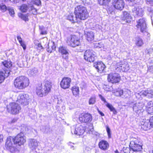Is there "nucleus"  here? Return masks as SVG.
<instances>
[{
	"instance_id": "1",
	"label": "nucleus",
	"mask_w": 153,
	"mask_h": 153,
	"mask_svg": "<svg viewBox=\"0 0 153 153\" xmlns=\"http://www.w3.org/2000/svg\"><path fill=\"white\" fill-rule=\"evenodd\" d=\"M52 86V83L51 82L48 80L45 81L39 85L36 88V93L39 97L45 96L50 92Z\"/></svg>"
},
{
	"instance_id": "2",
	"label": "nucleus",
	"mask_w": 153,
	"mask_h": 153,
	"mask_svg": "<svg viewBox=\"0 0 153 153\" xmlns=\"http://www.w3.org/2000/svg\"><path fill=\"white\" fill-rule=\"evenodd\" d=\"M14 84L16 88L19 89H22L29 85V80L25 76H19L15 79Z\"/></svg>"
},
{
	"instance_id": "3",
	"label": "nucleus",
	"mask_w": 153,
	"mask_h": 153,
	"mask_svg": "<svg viewBox=\"0 0 153 153\" xmlns=\"http://www.w3.org/2000/svg\"><path fill=\"white\" fill-rule=\"evenodd\" d=\"M74 13L76 18L80 20H85L88 16L86 7L81 5H78L75 7Z\"/></svg>"
},
{
	"instance_id": "4",
	"label": "nucleus",
	"mask_w": 153,
	"mask_h": 153,
	"mask_svg": "<svg viewBox=\"0 0 153 153\" xmlns=\"http://www.w3.org/2000/svg\"><path fill=\"white\" fill-rule=\"evenodd\" d=\"M8 112L13 114H18L21 109L20 105L18 103L13 102L10 103L7 106Z\"/></svg>"
},
{
	"instance_id": "5",
	"label": "nucleus",
	"mask_w": 153,
	"mask_h": 153,
	"mask_svg": "<svg viewBox=\"0 0 153 153\" xmlns=\"http://www.w3.org/2000/svg\"><path fill=\"white\" fill-rule=\"evenodd\" d=\"M66 42L68 45L74 48L79 46L80 44L79 39L75 35L68 37Z\"/></svg>"
},
{
	"instance_id": "6",
	"label": "nucleus",
	"mask_w": 153,
	"mask_h": 153,
	"mask_svg": "<svg viewBox=\"0 0 153 153\" xmlns=\"http://www.w3.org/2000/svg\"><path fill=\"white\" fill-rule=\"evenodd\" d=\"M129 146L134 152H140L142 149L141 143L136 139L130 142Z\"/></svg>"
},
{
	"instance_id": "7",
	"label": "nucleus",
	"mask_w": 153,
	"mask_h": 153,
	"mask_svg": "<svg viewBox=\"0 0 153 153\" xmlns=\"http://www.w3.org/2000/svg\"><path fill=\"white\" fill-rule=\"evenodd\" d=\"M71 132L72 134H74L80 136L82 135L85 131V127L80 124L76 125L75 126H73L71 128Z\"/></svg>"
},
{
	"instance_id": "8",
	"label": "nucleus",
	"mask_w": 153,
	"mask_h": 153,
	"mask_svg": "<svg viewBox=\"0 0 153 153\" xmlns=\"http://www.w3.org/2000/svg\"><path fill=\"white\" fill-rule=\"evenodd\" d=\"M136 97L137 99L141 100L143 97H147L149 98L153 97V90L147 89L139 93H136Z\"/></svg>"
},
{
	"instance_id": "9",
	"label": "nucleus",
	"mask_w": 153,
	"mask_h": 153,
	"mask_svg": "<svg viewBox=\"0 0 153 153\" xmlns=\"http://www.w3.org/2000/svg\"><path fill=\"white\" fill-rule=\"evenodd\" d=\"M84 57L85 60L90 62H93L96 57L95 52L92 50H87L85 51Z\"/></svg>"
},
{
	"instance_id": "10",
	"label": "nucleus",
	"mask_w": 153,
	"mask_h": 153,
	"mask_svg": "<svg viewBox=\"0 0 153 153\" xmlns=\"http://www.w3.org/2000/svg\"><path fill=\"white\" fill-rule=\"evenodd\" d=\"M12 141L13 142V137L11 136L8 137L6 140L5 147L7 150L13 153L16 148L13 144Z\"/></svg>"
},
{
	"instance_id": "11",
	"label": "nucleus",
	"mask_w": 153,
	"mask_h": 153,
	"mask_svg": "<svg viewBox=\"0 0 153 153\" xmlns=\"http://www.w3.org/2000/svg\"><path fill=\"white\" fill-rule=\"evenodd\" d=\"M136 27L139 28L141 32L144 33L147 30V26L146 23V20L144 18L140 19L137 20Z\"/></svg>"
},
{
	"instance_id": "12",
	"label": "nucleus",
	"mask_w": 153,
	"mask_h": 153,
	"mask_svg": "<svg viewBox=\"0 0 153 153\" xmlns=\"http://www.w3.org/2000/svg\"><path fill=\"white\" fill-rule=\"evenodd\" d=\"M120 78V74L117 73H110L108 75L107 77L108 81L112 83L119 82Z\"/></svg>"
},
{
	"instance_id": "13",
	"label": "nucleus",
	"mask_w": 153,
	"mask_h": 153,
	"mask_svg": "<svg viewBox=\"0 0 153 153\" xmlns=\"http://www.w3.org/2000/svg\"><path fill=\"white\" fill-rule=\"evenodd\" d=\"M26 141L24 134L21 133L13 137L14 144H17L19 145L23 144Z\"/></svg>"
},
{
	"instance_id": "14",
	"label": "nucleus",
	"mask_w": 153,
	"mask_h": 153,
	"mask_svg": "<svg viewBox=\"0 0 153 153\" xmlns=\"http://www.w3.org/2000/svg\"><path fill=\"white\" fill-rule=\"evenodd\" d=\"M29 98L28 95L25 94H20L17 97V102L24 105L28 104Z\"/></svg>"
},
{
	"instance_id": "15",
	"label": "nucleus",
	"mask_w": 153,
	"mask_h": 153,
	"mask_svg": "<svg viewBox=\"0 0 153 153\" xmlns=\"http://www.w3.org/2000/svg\"><path fill=\"white\" fill-rule=\"evenodd\" d=\"M79 120L81 123H88L91 121L92 116L91 114L88 113H82L79 115Z\"/></svg>"
},
{
	"instance_id": "16",
	"label": "nucleus",
	"mask_w": 153,
	"mask_h": 153,
	"mask_svg": "<svg viewBox=\"0 0 153 153\" xmlns=\"http://www.w3.org/2000/svg\"><path fill=\"white\" fill-rule=\"evenodd\" d=\"M144 106V104L141 102L134 103L133 105V109L134 111L139 114L143 112V108Z\"/></svg>"
},
{
	"instance_id": "17",
	"label": "nucleus",
	"mask_w": 153,
	"mask_h": 153,
	"mask_svg": "<svg viewBox=\"0 0 153 153\" xmlns=\"http://www.w3.org/2000/svg\"><path fill=\"white\" fill-rule=\"evenodd\" d=\"M68 51L69 50L65 46H60L59 47V52L61 54L62 58L66 61H67L68 59Z\"/></svg>"
},
{
	"instance_id": "18",
	"label": "nucleus",
	"mask_w": 153,
	"mask_h": 153,
	"mask_svg": "<svg viewBox=\"0 0 153 153\" xmlns=\"http://www.w3.org/2000/svg\"><path fill=\"white\" fill-rule=\"evenodd\" d=\"M71 82V79L68 77H64L60 82L61 88L64 89L68 88L70 86V83Z\"/></svg>"
},
{
	"instance_id": "19",
	"label": "nucleus",
	"mask_w": 153,
	"mask_h": 153,
	"mask_svg": "<svg viewBox=\"0 0 153 153\" xmlns=\"http://www.w3.org/2000/svg\"><path fill=\"white\" fill-rule=\"evenodd\" d=\"M94 66L97 70V71L100 73L104 72L105 68V65L101 62L94 63Z\"/></svg>"
},
{
	"instance_id": "20",
	"label": "nucleus",
	"mask_w": 153,
	"mask_h": 153,
	"mask_svg": "<svg viewBox=\"0 0 153 153\" xmlns=\"http://www.w3.org/2000/svg\"><path fill=\"white\" fill-rule=\"evenodd\" d=\"M39 142L33 139H30L29 140V146L33 150H34L36 152H39L36 150L38 146Z\"/></svg>"
},
{
	"instance_id": "21",
	"label": "nucleus",
	"mask_w": 153,
	"mask_h": 153,
	"mask_svg": "<svg viewBox=\"0 0 153 153\" xmlns=\"http://www.w3.org/2000/svg\"><path fill=\"white\" fill-rule=\"evenodd\" d=\"M113 5L116 9L121 10L124 8V3L123 0H114Z\"/></svg>"
},
{
	"instance_id": "22",
	"label": "nucleus",
	"mask_w": 153,
	"mask_h": 153,
	"mask_svg": "<svg viewBox=\"0 0 153 153\" xmlns=\"http://www.w3.org/2000/svg\"><path fill=\"white\" fill-rule=\"evenodd\" d=\"M143 13V10L140 7H135L132 9V13L134 16H142Z\"/></svg>"
},
{
	"instance_id": "23",
	"label": "nucleus",
	"mask_w": 153,
	"mask_h": 153,
	"mask_svg": "<svg viewBox=\"0 0 153 153\" xmlns=\"http://www.w3.org/2000/svg\"><path fill=\"white\" fill-rule=\"evenodd\" d=\"M141 127L143 130H147L151 128L149 120L143 119L140 122Z\"/></svg>"
},
{
	"instance_id": "24",
	"label": "nucleus",
	"mask_w": 153,
	"mask_h": 153,
	"mask_svg": "<svg viewBox=\"0 0 153 153\" xmlns=\"http://www.w3.org/2000/svg\"><path fill=\"white\" fill-rule=\"evenodd\" d=\"M10 73L9 70H4L0 72V84L4 81L5 79L9 76Z\"/></svg>"
},
{
	"instance_id": "25",
	"label": "nucleus",
	"mask_w": 153,
	"mask_h": 153,
	"mask_svg": "<svg viewBox=\"0 0 153 153\" xmlns=\"http://www.w3.org/2000/svg\"><path fill=\"white\" fill-rule=\"evenodd\" d=\"M99 148L102 150H106L108 149L109 147L108 143L106 141L102 140L99 143Z\"/></svg>"
},
{
	"instance_id": "26",
	"label": "nucleus",
	"mask_w": 153,
	"mask_h": 153,
	"mask_svg": "<svg viewBox=\"0 0 153 153\" xmlns=\"http://www.w3.org/2000/svg\"><path fill=\"white\" fill-rule=\"evenodd\" d=\"M131 17L129 13L126 11H124L123 13V16L122 17V20L123 21L124 24L125 23L131 21Z\"/></svg>"
},
{
	"instance_id": "27",
	"label": "nucleus",
	"mask_w": 153,
	"mask_h": 153,
	"mask_svg": "<svg viewBox=\"0 0 153 153\" xmlns=\"http://www.w3.org/2000/svg\"><path fill=\"white\" fill-rule=\"evenodd\" d=\"M115 95L117 96H121L123 98H126L128 97V94L126 91L123 92V90L118 89L115 92Z\"/></svg>"
},
{
	"instance_id": "28",
	"label": "nucleus",
	"mask_w": 153,
	"mask_h": 153,
	"mask_svg": "<svg viewBox=\"0 0 153 153\" xmlns=\"http://www.w3.org/2000/svg\"><path fill=\"white\" fill-rule=\"evenodd\" d=\"M1 63L6 68L4 70H9L10 71L9 68L12 66L11 62L10 60H4L3 62H2Z\"/></svg>"
},
{
	"instance_id": "29",
	"label": "nucleus",
	"mask_w": 153,
	"mask_h": 153,
	"mask_svg": "<svg viewBox=\"0 0 153 153\" xmlns=\"http://www.w3.org/2000/svg\"><path fill=\"white\" fill-rule=\"evenodd\" d=\"M87 40L89 42H91L94 40V34L92 31L88 32L85 34Z\"/></svg>"
},
{
	"instance_id": "30",
	"label": "nucleus",
	"mask_w": 153,
	"mask_h": 153,
	"mask_svg": "<svg viewBox=\"0 0 153 153\" xmlns=\"http://www.w3.org/2000/svg\"><path fill=\"white\" fill-rule=\"evenodd\" d=\"M41 130L43 133L45 134H50L52 132V130L48 125L43 126Z\"/></svg>"
},
{
	"instance_id": "31",
	"label": "nucleus",
	"mask_w": 153,
	"mask_h": 153,
	"mask_svg": "<svg viewBox=\"0 0 153 153\" xmlns=\"http://www.w3.org/2000/svg\"><path fill=\"white\" fill-rule=\"evenodd\" d=\"M18 16L19 18L25 22L29 21V14L28 13L24 14L21 13H19L18 14Z\"/></svg>"
},
{
	"instance_id": "32",
	"label": "nucleus",
	"mask_w": 153,
	"mask_h": 153,
	"mask_svg": "<svg viewBox=\"0 0 153 153\" xmlns=\"http://www.w3.org/2000/svg\"><path fill=\"white\" fill-rule=\"evenodd\" d=\"M67 19L70 20L72 23H74L76 21V19H78L76 17V16L74 17L73 13H70L67 17Z\"/></svg>"
},
{
	"instance_id": "33",
	"label": "nucleus",
	"mask_w": 153,
	"mask_h": 153,
	"mask_svg": "<svg viewBox=\"0 0 153 153\" xmlns=\"http://www.w3.org/2000/svg\"><path fill=\"white\" fill-rule=\"evenodd\" d=\"M136 44L137 46L139 47L142 46L143 44L142 39L139 37H137L136 38Z\"/></svg>"
},
{
	"instance_id": "34",
	"label": "nucleus",
	"mask_w": 153,
	"mask_h": 153,
	"mask_svg": "<svg viewBox=\"0 0 153 153\" xmlns=\"http://www.w3.org/2000/svg\"><path fill=\"white\" fill-rule=\"evenodd\" d=\"M131 149L130 147H124L121 150V152L122 153H133L132 151H131Z\"/></svg>"
},
{
	"instance_id": "35",
	"label": "nucleus",
	"mask_w": 153,
	"mask_h": 153,
	"mask_svg": "<svg viewBox=\"0 0 153 153\" xmlns=\"http://www.w3.org/2000/svg\"><path fill=\"white\" fill-rule=\"evenodd\" d=\"M111 0H98V2L100 5L106 6L107 5Z\"/></svg>"
},
{
	"instance_id": "36",
	"label": "nucleus",
	"mask_w": 153,
	"mask_h": 153,
	"mask_svg": "<svg viewBox=\"0 0 153 153\" xmlns=\"http://www.w3.org/2000/svg\"><path fill=\"white\" fill-rule=\"evenodd\" d=\"M96 97L95 96H93L91 97L89 100V104L90 105L94 104L96 102Z\"/></svg>"
},
{
	"instance_id": "37",
	"label": "nucleus",
	"mask_w": 153,
	"mask_h": 153,
	"mask_svg": "<svg viewBox=\"0 0 153 153\" xmlns=\"http://www.w3.org/2000/svg\"><path fill=\"white\" fill-rule=\"evenodd\" d=\"M106 106L110 109L111 111L113 112L114 114H117V111L109 103H107Z\"/></svg>"
},
{
	"instance_id": "38",
	"label": "nucleus",
	"mask_w": 153,
	"mask_h": 153,
	"mask_svg": "<svg viewBox=\"0 0 153 153\" xmlns=\"http://www.w3.org/2000/svg\"><path fill=\"white\" fill-rule=\"evenodd\" d=\"M72 93L74 95H76L79 94V88L78 87L76 86H74L72 88Z\"/></svg>"
},
{
	"instance_id": "39",
	"label": "nucleus",
	"mask_w": 153,
	"mask_h": 153,
	"mask_svg": "<svg viewBox=\"0 0 153 153\" xmlns=\"http://www.w3.org/2000/svg\"><path fill=\"white\" fill-rule=\"evenodd\" d=\"M38 71L37 69L34 68L30 70L29 72V74L32 76H34L36 75L38 73Z\"/></svg>"
},
{
	"instance_id": "40",
	"label": "nucleus",
	"mask_w": 153,
	"mask_h": 153,
	"mask_svg": "<svg viewBox=\"0 0 153 153\" xmlns=\"http://www.w3.org/2000/svg\"><path fill=\"white\" fill-rule=\"evenodd\" d=\"M147 108L149 111H153V103L152 102L150 101L148 102Z\"/></svg>"
},
{
	"instance_id": "41",
	"label": "nucleus",
	"mask_w": 153,
	"mask_h": 153,
	"mask_svg": "<svg viewBox=\"0 0 153 153\" xmlns=\"http://www.w3.org/2000/svg\"><path fill=\"white\" fill-rule=\"evenodd\" d=\"M7 10H8L10 15L12 17H14V11L13 8L12 7H7Z\"/></svg>"
},
{
	"instance_id": "42",
	"label": "nucleus",
	"mask_w": 153,
	"mask_h": 153,
	"mask_svg": "<svg viewBox=\"0 0 153 153\" xmlns=\"http://www.w3.org/2000/svg\"><path fill=\"white\" fill-rule=\"evenodd\" d=\"M28 9V7L27 5L24 4L22 5L20 7V10L23 12H25Z\"/></svg>"
},
{
	"instance_id": "43",
	"label": "nucleus",
	"mask_w": 153,
	"mask_h": 153,
	"mask_svg": "<svg viewBox=\"0 0 153 153\" xmlns=\"http://www.w3.org/2000/svg\"><path fill=\"white\" fill-rule=\"evenodd\" d=\"M7 7L5 5L3 4H0V10L2 12H5L6 10H7Z\"/></svg>"
},
{
	"instance_id": "44",
	"label": "nucleus",
	"mask_w": 153,
	"mask_h": 153,
	"mask_svg": "<svg viewBox=\"0 0 153 153\" xmlns=\"http://www.w3.org/2000/svg\"><path fill=\"white\" fill-rule=\"evenodd\" d=\"M103 88L106 91H110L111 88H110L109 86L107 85H103Z\"/></svg>"
},
{
	"instance_id": "45",
	"label": "nucleus",
	"mask_w": 153,
	"mask_h": 153,
	"mask_svg": "<svg viewBox=\"0 0 153 153\" xmlns=\"http://www.w3.org/2000/svg\"><path fill=\"white\" fill-rule=\"evenodd\" d=\"M106 131L107 132L108 137H110L111 135V130H110V129L109 127L108 126H106Z\"/></svg>"
},
{
	"instance_id": "46",
	"label": "nucleus",
	"mask_w": 153,
	"mask_h": 153,
	"mask_svg": "<svg viewBox=\"0 0 153 153\" xmlns=\"http://www.w3.org/2000/svg\"><path fill=\"white\" fill-rule=\"evenodd\" d=\"M120 66L122 70H123V69H122L123 68H124L125 69L124 70V71H127L128 69V67L127 65H125L122 64Z\"/></svg>"
},
{
	"instance_id": "47",
	"label": "nucleus",
	"mask_w": 153,
	"mask_h": 153,
	"mask_svg": "<svg viewBox=\"0 0 153 153\" xmlns=\"http://www.w3.org/2000/svg\"><path fill=\"white\" fill-rule=\"evenodd\" d=\"M34 3L37 6H40L41 4L40 0H35Z\"/></svg>"
},
{
	"instance_id": "48",
	"label": "nucleus",
	"mask_w": 153,
	"mask_h": 153,
	"mask_svg": "<svg viewBox=\"0 0 153 153\" xmlns=\"http://www.w3.org/2000/svg\"><path fill=\"white\" fill-rule=\"evenodd\" d=\"M19 43L21 45L23 48V49L24 50H25L26 49V46L25 44V43L23 41Z\"/></svg>"
},
{
	"instance_id": "49",
	"label": "nucleus",
	"mask_w": 153,
	"mask_h": 153,
	"mask_svg": "<svg viewBox=\"0 0 153 153\" xmlns=\"http://www.w3.org/2000/svg\"><path fill=\"white\" fill-rule=\"evenodd\" d=\"M146 3L148 4H150V5H153V0H146Z\"/></svg>"
},
{
	"instance_id": "50",
	"label": "nucleus",
	"mask_w": 153,
	"mask_h": 153,
	"mask_svg": "<svg viewBox=\"0 0 153 153\" xmlns=\"http://www.w3.org/2000/svg\"><path fill=\"white\" fill-rule=\"evenodd\" d=\"M146 3L148 4H150V5H153V0H146Z\"/></svg>"
},
{
	"instance_id": "51",
	"label": "nucleus",
	"mask_w": 153,
	"mask_h": 153,
	"mask_svg": "<svg viewBox=\"0 0 153 153\" xmlns=\"http://www.w3.org/2000/svg\"><path fill=\"white\" fill-rule=\"evenodd\" d=\"M31 10L33 14L34 15L36 14L37 13V10L36 9L34 8V7H31Z\"/></svg>"
},
{
	"instance_id": "52",
	"label": "nucleus",
	"mask_w": 153,
	"mask_h": 153,
	"mask_svg": "<svg viewBox=\"0 0 153 153\" xmlns=\"http://www.w3.org/2000/svg\"><path fill=\"white\" fill-rule=\"evenodd\" d=\"M149 121H150V125H151V127L153 128V116L150 118Z\"/></svg>"
},
{
	"instance_id": "53",
	"label": "nucleus",
	"mask_w": 153,
	"mask_h": 153,
	"mask_svg": "<svg viewBox=\"0 0 153 153\" xmlns=\"http://www.w3.org/2000/svg\"><path fill=\"white\" fill-rule=\"evenodd\" d=\"M18 119L17 118H14L12 119L10 121H9V123H14L17 121Z\"/></svg>"
},
{
	"instance_id": "54",
	"label": "nucleus",
	"mask_w": 153,
	"mask_h": 153,
	"mask_svg": "<svg viewBox=\"0 0 153 153\" xmlns=\"http://www.w3.org/2000/svg\"><path fill=\"white\" fill-rule=\"evenodd\" d=\"M17 40H18L19 43H20L22 41H23L22 40V39L19 36H18L17 37Z\"/></svg>"
},
{
	"instance_id": "55",
	"label": "nucleus",
	"mask_w": 153,
	"mask_h": 153,
	"mask_svg": "<svg viewBox=\"0 0 153 153\" xmlns=\"http://www.w3.org/2000/svg\"><path fill=\"white\" fill-rule=\"evenodd\" d=\"M99 97L101 99V100L102 101H104V102H106L105 99L103 97H102L101 95H100Z\"/></svg>"
},
{
	"instance_id": "56",
	"label": "nucleus",
	"mask_w": 153,
	"mask_h": 153,
	"mask_svg": "<svg viewBox=\"0 0 153 153\" xmlns=\"http://www.w3.org/2000/svg\"><path fill=\"white\" fill-rule=\"evenodd\" d=\"M73 143H71V142H69V146H70L71 148V149H74V147L73 145Z\"/></svg>"
},
{
	"instance_id": "57",
	"label": "nucleus",
	"mask_w": 153,
	"mask_h": 153,
	"mask_svg": "<svg viewBox=\"0 0 153 153\" xmlns=\"http://www.w3.org/2000/svg\"><path fill=\"white\" fill-rule=\"evenodd\" d=\"M47 33L46 31L45 30L41 31L40 34L42 35L46 34Z\"/></svg>"
},
{
	"instance_id": "58",
	"label": "nucleus",
	"mask_w": 153,
	"mask_h": 153,
	"mask_svg": "<svg viewBox=\"0 0 153 153\" xmlns=\"http://www.w3.org/2000/svg\"><path fill=\"white\" fill-rule=\"evenodd\" d=\"M3 136L2 134L0 135V143L2 142L3 141Z\"/></svg>"
},
{
	"instance_id": "59",
	"label": "nucleus",
	"mask_w": 153,
	"mask_h": 153,
	"mask_svg": "<svg viewBox=\"0 0 153 153\" xmlns=\"http://www.w3.org/2000/svg\"><path fill=\"white\" fill-rule=\"evenodd\" d=\"M97 110L99 113L100 114V115L101 116H104V114L102 112H101L100 111L98 108L97 109Z\"/></svg>"
},
{
	"instance_id": "60",
	"label": "nucleus",
	"mask_w": 153,
	"mask_h": 153,
	"mask_svg": "<svg viewBox=\"0 0 153 153\" xmlns=\"http://www.w3.org/2000/svg\"><path fill=\"white\" fill-rule=\"evenodd\" d=\"M47 51L49 53H51L52 52L51 49L49 47L47 49Z\"/></svg>"
},
{
	"instance_id": "61",
	"label": "nucleus",
	"mask_w": 153,
	"mask_h": 153,
	"mask_svg": "<svg viewBox=\"0 0 153 153\" xmlns=\"http://www.w3.org/2000/svg\"><path fill=\"white\" fill-rule=\"evenodd\" d=\"M39 29L41 30V31L42 30H45V27L42 26H39Z\"/></svg>"
},
{
	"instance_id": "62",
	"label": "nucleus",
	"mask_w": 153,
	"mask_h": 153,
	"mask_svg": "<svg viewBox=\"0 0 153 153\" xmlns=\"http://www.w3.org/2000/svg\"><path fill=\"white\" fill-rule=\"evenodd\" d=\"M51 47V50H55V46L54 45V44L53 43V45Z\"/></svg>"
},
{
	"instance_id": "63",
	"label": "nucleus",
	"mask_w": 153,
	"mask_h": 153,
	"mask_svg": "<svg viewBox=\"0 0 153 153\" xmlns=\"http://www.w3.org/2000/svg\"><path fill=\"white\" fill-rule=\"evenodd\" d=\"M18 1L19 0H13V1H12V2L14 3H16L18 2Z\"/></svg>"
},
{
	"instance_id": "64",
	"label": "nucleus",
	"mask_w": 153,
	"mask_h": 153,
	"mask_svg": "<svg viewBox=\"0 0 153 153\" xmlns=\"http://www.w3.org/2000/svg\"><path fill=\"white\" fill-rule=\"evenodd\" d=\"M128 1H130L131 2L133 1H134L135 0H128Z\"/></svg>"
}]
</instances>
